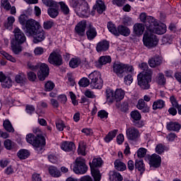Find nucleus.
I'll list each match as a JSON object with an SVG mask.
<instances>
[{"label": "nucleus", "mask_w": 181, "mask_h": 181, "mask_svg": "<svg viewBox=\"0 0 181 181\" xmlns=\"http://www.w3.org/2000/svg\"><path fill=\"white\" fill-rule=\"evenodd\" d=\"M40 28L42 26H40L39 22L33 19H29L27 21L25 34L27 36L33 37V43H40L46 39V33Z\"/></svg>", "instance_id": "f257e3e1"}, {"label": "nucleus", "mask_w": 181, "mask_h": 181, "mask_svg": "<svg viewBox=\"0 0 181 181\" xmlns=\"http://www.w3.org/2000/svg\"><path fill=\"white\" fill-rule=\"evenodd\" d=\"M71 5L78 16L80 18H88L90 16V8L88 4L84 0H72Z\"/></svg>", "instance_id": "f03ea898"}, {"label": "nucleus", "mask_w": 181, "mask_h": 181, "mask_svg": "<svg viewBox=\"0 0 181 181\" xmlns=\"http://www.w3.org/2000/svg\"><path fill=\"white\" fill-rule=\"evenodd\" d=\"M90 80V88L101 90L104 86V81L101 78V73L98 71H94L88 75Z\"/></svg>", "instance_id": "7ed1b4c3"}, {"label": "nucleus", "mask_w": 181, "mask_h": 181, "mask_svg": "<svg viewBox=\"0 0 181 181\" xmlns=\"http://www.w3.org/2000/svg\"><path fill=\"white\" fill-rule=\"evenodd\" d=\"M153 72L148 71V74H139L137 76L138 86L141 90H149L151 83H152Z\"/></svg>", "instance_id": "20e7f679"}, {"label": "nucleus", "mask_w": 181, "mask_h": 181, "mask_svg": "<svg viewBox=\"0 0 181 181\" xmlns=\"http://www.w3.org/2000/svg\"><path fill=\"white\" fill-rule=\"evenodd\" d=\"M25 139L34 148H40V146L46 145V139L41 134H37V136H35L33 134H28L26 135Z\"/></svg>", "instance_id": "39448f33"}, {"label": "nucleus", "mask_w": 181, "mask_h": 181, "mask_svg": "<svg viewBox=\"0 0 181 181\" xmlns=\"http://www.w3.org/2000/svg\"><path fill=\"white\" fill-rule=\"evenodd\" d=\"M89 165L94 181H100L101 173H100V170L95 168H100V166L103 165V159H101V158H93L92 163H89Z\"/></svg>", "instance_id": "423d86ee"}, {"label": "nucleus", "mask_w": 181, "mask_h": 181, "mask_svg": "<svg viewBox=\"0 0 181 181\" xmlns=\"http://www.w3.org/2000/svg\"><path fill=\"white\" fill-rule=\"evenodd\" d=\"M74 173L76 175H84L88 170V167L86 165V160L81 157L76 159L73 168Z\"/></svg>", "instance_id": "0eeeda50"}, {"label": "nucleus", "mask_w": 181, "mask_h": 181, "mask_svg": "<svg viewBox=\"0 0 181 181\" xmlns=\"http://www.w3.org/2000/svg\"><path fill=\"white\" fill-rule=\"evenodd\" d=\"M42 2L46 6H50L48 8L47 13L50 18H54L59 15V8L57 7V2L53 0H42Z\"/></svg>", "instance_id": "6e6552de"}, {"label": "nucleus", "mask_w": 181, "mask_h": 181, "mask_svg": "<svg viewBox=\"0 0 181 181\" xmlns=\"http://www.w3.org/2000/svg\"><path fill=\"white\" fill-rule=\"evenodd\" d=\"M151 33H156V35H163L166 33V25L162 23L159 24L158 20H154L151 26L148 29Z\"/></svg>", "instance_id": "1a4fd4ad"}, {"label": "nucleus", "mask_w": 181, "mask_h": 181, "mask_svg": "<svg viewBox=\"0 0 181 181\" xmlns=\"http://www.w3.org/2000/svg\"><path fill=\"white\" fill-rule=\"evenodd\" d=\"M143 42L144 46H146V47H154V46L158 45L159 40L155 35H144L143 37Z\"/></svg>", "instance_id": "9d476101"}, {"label": "nucleus", "mask_w": 181, "mask_h": 181, "mask_svg": "<svg viewBox=\"0 0 181 181\" xmlns=\"http://www.w3.org/2000/svg\"><path fill=\"white\" fill-rule=\"evenodd\" d=\"M39 69L40 70L37 73V77L40 81H45L46 77L49 76V66H47L46 64L40 63Z\"/></svg>", "instance_id": "9b49d317"}, {"label": "nucleus", "mask_w": 181, "mask_h": 181, "mask_svg": "<svg viewBox=\"0 0 181 181\" xmlns=\"http://www.w3.org/2000/svg\"><path fill=\"white\" fill-rule=\"evenodd\" d=\"M48 62L50 64H54L55 66H62L63 64L62 55L57 52L51 53L48 58Z\"/></svg>", "instance_id": "f8f14e48"}, {"label": "nucleus", "mask_w": 181, "mask_h": 181, "mask_svg": "<svg viewBox=\"0 0 181 181\" xmlns=\"http://www.w3.org/2000/svg\"><path fill=\"white\" fill-rule=\"evenodd\" d=\"M113 71L118 76V77H124V73L127 71V65L121 63L116 62L113 64Z\"/></svg>", "instance_id": "ddd939ff"}, {"label": "nucleus", "mask_w": 181, "mask_h": 181, "mask_svg": "<svg viewBox=\"0 0 181 181\" xmlns=\"http://www.w3.org/2000/svg\"><path fill=\"white\" fill-rule=\"evenodd\" d=\"M139 18L141 22L144 23L147 30L152 26L153 22H155L156 19L152 16H146V13H141L139 16Z\"/></svg>", "instance_id": "4468645a"}, {"label": "nucleus", "mask_w": 181, "mask_h": 181, "mask_svg": "<svg viewBox=\"0 0 181 181\" xmlns=\"http://www.w3.org/2000/svg\"><path fill=\"white\" fill-rule=\"evenodd\" d=\"M13 33H14V37L16 42L18 45H22V43H25L26 42V36L23 31H21L19 28H14Z\"/></svg>", "instance_id": "2eb2a0df"}, {"label": "nucleus", "mask_w": 181, "mask_h": 181, "mask_svg": "<svg viewBox=\"0 0 181 181\" xmlns=\"http://www.w3.org/2000/svg\"><path fill=\"white\" fill-rule=\"evenodd\" d=\"M126 135L129 141H135V139L139 138V131L135 127H129L126 130Z\"/></svg>", "instance_id": "dca6fc26"}, {"label": "nucleus", "mask_w": 181, "mask_h": 181, "mask_svg": "<svg viewBox=\"0 0 181 181\" xmlns=\"http://www.w3.org/2000/svg\"><path fill=\"white\" fill-rule=\"evenodd\" d=\"M86 28H87V21H82L79 22L75 27L76 33L78 36H84L86 35Z\"/></svg>", "instance_id": "f3484780"}, {"label": "nucleus", "mask_w": 181, "mask_h": 181, "mask_svg": "<svg viewBox=\"0 0 181 181\" xmlns=\"http://www.w3.org/2000/svg\"><path fill=\"white\" fill-rule=\"evenodd\" d=\"M150 67L155 69L162 64V58L159 56H154L148 59V62Z\"/></svg>", "instance_id": "a211bd4d"}, {"label": "nucleus", "mask_w": 181, "mask_h": 181, "mask_svg": "<svg viewBox=\"0 0 181 181\" xmlns=\"http://www.w3.org/2000/svg\"><path fill=\"white\" fill-rule=\"evenodd\" d=\"M107 63H111V57L110 56H102L95 62V66L98 69H101L103 66L107 64Z\"/></svg>", "instance_id": "6ab92c4d"}, {"label": "nucleus", "mask_w": 181, "mask_h": 181, "mask_svg": "<svg viewBox=\"0 0 181 181\" xmlns=\"http://www.w3.org/2000/svg\"><path fill=\"white\" fill-rule=\"evenodd\" d=\"M110 49V42L107 40L99 42L96 46V50L98 53L101 52H107Z\"/></svg>", "instance_id": "aec40b11"}, {"label": "nucleus", "mask_w": 181, "mask_h": 181, "mask_svg": "<svg viewBox=\"0 0 181 181\" xmlns=\"http://www.w3.org/2000/svg\"><path fill=\"white\" fill-rule=\"evenodd\" d=\"M93 9L98 12V13H103L105 12V9H107V6H105V4L103 0H97L95 2V5L93 6Z\"/></svg>", "instance_id": "412c9836"}, {"label": "nucleus", "mask_w": 181, "mask_h": 181, "mask_svg": "<svg viewBox=\"0 0 181 181\" xmlns=\"http://www.w3.org/2000/svg\"><path fill=\"white\" fill-rule=\"evenodd\" d=\"M150 165L153 168H159L160 166L161 158L159 155L153 154L150 158Z\"/></svg>", "instance_id": "4be33fe9"}, {"label": "nucleus", "mask_w": 181, "mask_h": 181, "mask_svg": "<svg viewBox=\"0 0 181 181\" xmlns=\"http://www.w3.org/2000/svg\"><path fill=\"white\" fill-rule=\"evenodd\" d=\"M61 148L65 152H71L76 149V145L71 141H64L62 144Z\"/></svg>", "instance_id": "5701e85b"}, {"label": "nucleus", "mask_w": 181, "mask_h": 181, "mask_svg": "<svg viewBox=\"0 0 181 181\" xmlns=\"http://www.w3.org/2000/svg\"><path fill=\"white\" fill-rule=\"evenodd\" d=\"M86 36L88 40H94L97 37V30L93 25H90L86 31Z\"/></svg>", "instance_id": "b1692460"}, {"label": "nucleus", "mask_w": 181, "mask_h": 181, "mask_svg": "<svg viewBox=\"0 0 181 181\" xmlns=\"http://www.w3.org/2000/svg\"><path fill=\"white\" fill-rule=\"evenodd\" d=\"M117 32V34H116V36H119V35H122V36H129V35H131V30H129L128 27L124 25H119Z\"/></svg>", "instance_id": "393cba45"}, {"label": "nucleus", "mask_w": 181, "mask_h": 181, "mask_svg": "<svg viewBox=\"0 0 181 181\" xmlns=\"http://www.w3.org/2000/svg\"><path fill=\"white\" fill-rule=\"evenodd\" d=\"M145 30V25L142 23H136L134 25V32L137 36H141L144 35Z\"/></svg>", "instance_id": "a878e982"}, {"label": "nucleus", "mask_w": 181, "mask_h": 181, "mask_svg": "<svg viewBox=\"0 0 181 181\" xmlns=\"http://www.w3.org/2000/svg\"><path fill=\"white\" fill-rule=\"evenodd\" d=\"M48 172L52 177H60V176H62V172L55 166H49L48 168Z\"/></svg>", "instance_id": "bb28decb"}, {"label": "nucleus", "mask_w": 181, "mask_h": 181, "mask_svg": "<svg viewBox=\"0 0 181 181\" xmlns=\"http://www.w3.org/2000/svg\"><path fill=\"white\" fill-rule=\"evenodd\" d=\"M138 110H142L143 112H149V107L144 99H139L136 105Z\"/></svg>", "instance_id": "cd10ccee"}, {"label": "nucleus", "mask_w": 181, "mask_h": 181, "mask_svg": "<svg viewBox=\"0 0 181 181\" xmlns=\"http://www.w3.org/2000/svg\"><path fill=\"white\" fill-rule=\"evenodd\" d=\"M110 181H122L124 178L122 175L117 172L110 171Z\"/></svg>", "instance_id": "c85d7f7f"}, {"label": "nucleus", "mask_w": 181, "mask_h": 181, "mask_svg": "<svg viewBox=\"0 0 181 181\" xmlns=\"http://www.w3.org/2000/svg\"><path fill=\"white\" fill-rule=\"evenodd\" d=\"M167 129L177 132L180 129V124L176 122H170L167 124Z\"/></svg>", "instance_id": "c756f323"}, {"label": "nucleus", "mask_w": 181, "mask_h": 181, "mask_svg": "<svg viewBox=\"0 0 181 181\" xmlns=\"http://www.w3.org/2000/svg\"><path fill=\"white\" fill-rule=\"evenodd\" d=\"M118 132L117 129H115L113 131L110 132L104 138V141L107 142V144L111 142L117 136V134Z\"/></svg>", "instance_id": "7c9ffc66"}, {"label": "nucleus", "mask_w": 181, "mask_h": 181, "mask_svg": "<svg viewBox=\"0 0 181 181\" xmlns=\"http://www.w3.org/2000/svg\"><path fill=\"white\" fill-rule=\"evenodd\" d=\"M59 5H60L61 12L63 13V15H70V8H69V6L64 3V1H59Z\"/></svg>", "instance_id": "2f4dec72"}, {"label": "nucleus", "mask_w": 181, "mask_h": 181, "mask_svg": "<svg viewBox=\"0 0 181 181\" xmlns=\"http://www.w3.org/2000/svg\"><path fill=\"white\" fill-rule=\"evenodd\" d=\"M106 99L107 103H113L115 100V93L112 89L106 90Z\"/></svg>", "instance_id": "473e14b6"}, {"label": "nucleus", "mask_w": 181, "mask_h": 181, "mask_svg": "<svg viewBox=\"0 0 181 181\" xmlns=\"http://www.w3.org/2000/svg\"><path fill=\"white\" fill-rule=\"evenodd\" d=\"M80 64H81V59H80V58H72L69 62V66L71 67V69H77Z\"/></svg>", "instance_id": "72a5a7b5"}, {"label": "nucleus", "mask_w": 181, "mask_h": 181, "mask_svg": "<svg viewBox=\"0 0 181 181\" xmlns=\"http://www.w3.org/2000/svg\"><path fill=\"white\" fill-rule=\"evenodd\" d=\"M139 66V68L141 70H143V71L141 72L140 74L148 75V74H149V71L153 73L152 69H149V66H148L147 63L143 62V63L140 64Z\"/></svg>", "instance_id": "f704fd0d"}, {"label": "nucleus", "mask_w": 181, "mask_h": 181, "mask_svg": "<svg viewBox=\"0 0 181 181\" xmlns=\"http://www.w3.org/2000/svg\"><path fill=\"white\" fill-rule=\"evenodd\" d=\"M125 97V91L122 89H117L115 92V100L116 101H121Z\"/></svg>", "instance_id": "c9c22d12"}, {"label": "nucleus", "mask_w": 181, "mask_h": 181, "mask_svg": "<svg viewBox=\"0 0 181 181\" xmlns=\"http://www.w3.org/2000/svg\"><path fill=\"white\" fill-rule=\"evenodd\" d=\"M30 155V153H29V151L26 149H21L17 153V156L19 158V159H28L29 158V156Z\"/></svg>", "instance_id": "e433bc0d"}, {"label": "nucleus", "mask_w": 181, "mask_h": 181, "mask_svg": "<svg viewBox=\"0 0 181 181\" xmlns=\"http://www.w3.org/2000/svg\"><path fill=\"white\" fill-rule=\"evenodd\" d=\"M115 168L117 169V170H120L121 172H124L125 169H127V165L125 163H122L119 160H116L115 161Z\"/></svg>", "instance_id": "4c0bfd02"}, {"label": "nucleus", "mask_w": 181, "mask_h": 181, "mask_svg": "<svg viewBox=\"0 0 181 181\" xmlns=\"http://www.w3.org/2000/svg\"><path fill=\"white\" fill-rule=\"evenodd\" d=\"M165 107V101L163 100H158L153 103V110H162Z\"/></svg>", "instance_id": "58836bf2"}, {"label": "nucleus", "mask_w": 181, "mask_h": 181, "mask_svg": "<svg viewBox=\"0 0 181 181\" xmlns=\"http://www.w3.org/2000/svg\"><path fill=\"white\" fill-rule=\"evenodd\" d=\"M135 169H137L139 172H145V164H144V160H136Z\"/></svg>", "instance_id": "ea45409f"}, {"label": "nucleus", "mask_w": 181, "mask_h": 181, "mask_svg": "<svg viewBox=\"0 0 181 181\" xmlns=\"http://www.w3.org/2000/svg\"><path fill=\"white\" fill-rule=\"evenodd\" d=\"M3 126L4 129H6L7 132H13L15 131V129H13V127H12V124L8 119L4 122Z\"/></svg>", "instance_id": "a19ab883"}, {"label": "nucleus", "mask_w": 181, "mask_h": 181, "mask_svg": "<svg viewBox=\"0 0 181 181\" xmlns=\"http://www.w3.org/2000/svg\"><path fill=\"white\" fill-rule=\"evenodd\" d=\"M107 29L108 30L112 33V35H115V36H117L118 35L117 27H115V24L112 23V22H108L107 23Z\"/></svg>", "instance_id": "79ce46f5"}, {"label": "nucleus", "mask_w": 181, "mask_h": 181, "mask_svg": "<svg viewBox=\"0 0 181 181\" xmlns=\"http://www.w3.org/2000/svg\"><path fill=\"white\" fill-rule=\"evenodd\" d=\"M3 88H11L12 87V79L11 77H7L5 81L1 82Z\"/></svg>", "instance_id": "37998d69"}, {"label": "nucleus", "mask_w": 181, "mask_h": 181, "mask_svg": "<svg viewBox=\"0 0 181 181\" xmlns=\"http://www.w3.org/2000/svg\"><path fill=\"white\" fill-rule=\"evenodd\" d=\"M39 67H40V63H37V64L32 63V62L28 63V68L32 71H37V70H39Z\"/></svg>", "instance_id": "c03bdc74"}, {"label": "nucleus", "mask_w": 181, "mask_h": 181, "mask_svg": "<svg viewBox=\"0 0 181 181\" xmlns=\"http://www.w3.org/2000/svg\"><path fill=\"white\" fill-rule=\"evenodd\" d=\"M78 84L80 87H88L89 84L90 85V79L83 77L79 81Z\"/></svg>", "instance_id": "a18cd8bd"}, {"label": "nucleus", "mask_w": 181, "mask_h": 181, "mask_svg": "<svg viewBox=\"0 0 181 181\" xmlns=\"http://www.w3.org/2000/svg\"><path fill=\"white\" fill-rule=\"evenodd\" d=\"M11 47L14 54H19L21 52H22V48L21 47V46H18L13 43H11Z\"/></svg>", "instance_id": "49530a36"}, {"label": "nucleus", "mask_w": 181, "mask_h": 181, "mask_svg": "<svg viewBox=\"0 0 181 181\" xmlns=\"http://www.w3.org/2000/svg\"><path fill=\"white\" fill-rule=\"evenodd\" d=\"M78 153L79 155H82L83 156H86V145L84 144V143L79 144Z\"/></svg>", "instance_id": "de8ad7c7"}, {"label": "nucleus", "mask_w": 181, "mask_h": 181, "mask_svg": "<svg viewBox=\"0 0 181 181\" xmlns=\"http://www.w3.org/2000/svg\"><path fill=\"white\" fill-rule=\"evenodd\" d=\"M131 117L134 121H139L141 118V113L136 110L131 112Z\"/></svg>", "instance_id": "09e8293b"}, {"label": "nucleus", "mask_w": 181, "mask_h": 181, "mask_svg": "<svg viewBox=\"0 0 181 181\" xmlns=\"http://www.w3.org/2000/svg\"><path fill=\"white\" fill-rule=\"evenodd\" d=\"M1 54L7 59L9 60V62H11L12 63H16V59L15 57H12V55L5 52L4 51L1 52Z\"/></svg>", "instance_id": "8fccbe9b"}, {"label": "nucleus", "mask_w": 181, "mask_h": 181, "mask_svg": "<svg viewBox=\"0 0 181 181\" xmlns=\"http://www.w3.org/2000/svg\"><path fill=\"white\" fill-rule=\"evenodd\" d=\"M56 127H57V129H58V131H63L64 129V128H66L64 122H63L62 120H57L56 122Z\"/></svg>", "instance_id": "3c124183"}, {"label": "nucleus", "mask_w": 181, "mask_h": 181, "mask_svg": "<svg viewBox=\"0 0 181 181\" xmlns=\"http://www.w3.org/2000/svg\"><path fill=\"white\" fill-rule=\"evenodd\" d=\"M157 83H158L160 86H163V84L166 83V78H165V75H163V74H158Z\"/></svg>", "instance_id": "603ef678"}, {"label": "nucleus", "mask_w": 181, "mask_h": 181, "mask_svg": "<svg viewBox=\"0 0 181 181\" xmlns=\"http://www.w3.org/2000/svg\"><path fill=\"white\" fill-rule=\"evenodd\" d=\"M16 83H21L25 81V74L23 73L18 74L16 76Z\"/></svg>", "instance_id": "864d4df0"}, {"label": "nucleus", "mask_w": 181, "mask_h": 181, "mask_svg": "<svg viewBox=\"0 0 181 181\" xmlns=\"http://www.w3.org/2000/svg\"><path fill=\"white\" fill-rule=\"evenodd\" d=\"M27 76L30 81H36V78H37L36 74L33 71L28 72Z\"/></svg>", "instance_id": "5fc2aeb1"}, {"label": "nucleus", "mask_w": 181, "mask_h": 181, "mask_svg": "<svg viewBox=\"0 0 181 181\" xmlns=\"http://www.w3.org/2000/svg\"><path fill=\"white\" fill-rule=\"evenodd\" d=\"M19 23L23 26H25V29H26V24L28 23V21H27L26 16L25 15H21L18 18Z\"/></svg>", "instance_id": "6e6d98bb"}, {"label": "nucleus", "mask_w": 181, "mask_h": 181, "mask_svg": "<svg viewBox=\"0 0 181 181\" xmlns=\"http://www.w3.org/2000/svg\"><path fill=\"white\" fill-rule=\"evenodd\" d=\"M45 91H52L54 88V83L52 81H48L45 83Z\"/></svg>", "instance_id": "4d7b16f0"}, {"label": "nucleus", "mask_w": 181, "mask_h": 181, "mask_svg": "<svg viewBox=\"0 0 181 181\" xmlns=\"http://www.w3.org/2000/svg\"><path fill=\"white\" fill-rule=\"evenodd\" d=\"M146 148H140L137 151V156L139 158H144L145 155H146Z\"/></svg>", "instance_id": "13d9d810"}, {"label": "nucleus", "mask_w": 181, "mask_h": 181, "mask_svg": "<svg viewBox=\"0 0 181 181\" xmlns=\"http://www.w3.org/2000/svg\"><path fill=\"white\" fill-rule=\"evenodd\" d=\"M1 6H3L4 9H6L7 11H9V9H11V4H9V1L8 0H1Z\"/></svg>", "instance_id": "bf43d9fd"}, {"label": "nucleus", "mask_w": 181, "mask_h": 181, "mask_svg": "<svg viewBox=\"0 0 181 181\" xmlns=\"http://www.w3.org/2000/svg\"><path fill=\"white\" fill-rule=\"evenodd\" d=\"M57 100L61 104H66L67 103V96L64 94L59 95Z\"/></svg>", "instance_id": "052dcab7"}, {"label": "nucleus", "mask_w": 181, "mask_h": 181, "mask_svg": "<svg viewBox=\"0 0 181 181\" xmlns=\"http://www.w3.org/2000/svg\"><path fill=\"white\" fill-rule=\"evenodd\" d=\"M156 152L160 155V153H163L165 152V146L162 144H158L156 147Z\"/></svg>", "instance_id": "680f3d73"}, {"label": "nucleus", "mask_w": 181, "mask_h": 181, "mask_svg": "<svg viewBox=\"0 0 181 181\" xmlns=\"http://www.w3.org/2000/svg\"><path fill=\"white\" fill-rule=\"evenodd\" d=\"M25 111L27 114H33L35 112V107L32 105H27L25 107Z\"/></svg>", "instance_id": "e2e57ef3"}, {"label": "nucleus", "mask_w": 181, "mask_h": 181, "mask_svg": "<svg viewBox=\"0 0 181 181\" xmlns=\"http://www.w3.org/2000/svg\"><path fill=\"white\" fill-rule=\"evenodd\" d=\"M133 80H134V78H132V75H131V74L124 76V83L127 86L131 84L132 83Z\"/></svg>", "instance_id": "0e129e2a"}, {"label": "nucleus", "mask_w": 181, "mask_h": 181, "mask_svg": "<svg viewBox=\"0 0 181 181\" xmlns=\"http://www.w3.org/2000/svg\"><path fill=\"white\" fill-rule=\"evenodd\" d=\"M98 117H99V118H101V119L104 118H107L108 113L105 112V110H100L98 112Z\"/></svg>", "instance_id": "69168bd1"}, {"label": "nucleus", "mask_w": 181, "mask_h": 181, "mask_svg": "<svg viewBox=\"0 0 181 181\" xmlns=\"http://www.w3.org/2000/svg\"><path fill=\"white\" fill-rule=\"evenodd\" d=\"M34 53L36 56H40L42 53H45V49H43L42 47H37L35 49Z\"/></svg>", "instance_id": "338daca9"}, {"label": "nucleus", "mask_w": 181, "mask_h": 181, "mask_svg": "<svg viewBox=\"0 0 181 181\" xmlns=\"http://www.w3.org/2000/svg\"><path fill=\"white\" fill-rule=\"evenodd\" d=\"M53 26V22L52 21H45L43 24L44 29H52V27Z\"/></svg>", "instance_id": "774afa93"}]
</instances>
